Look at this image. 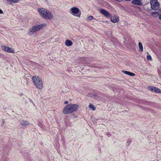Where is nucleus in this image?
<instances>
[{"instance_id": "f257e3e1", "label": "nucleus", "mask_w": 161, "mask_h": 161, "mask_svg": "<svg viewBox=\"0 0 161 161\" xmlns=\"http://www.w3.org/2000/svg\"><path fill=\"white\" fill-rule=\"evenodd\" d=\"M78 108V106L75 104H69L67 105L63 108V113L64 114H70L75 112Z\"/></svg>"}, {"instance_id": "f03ea898", "label": "nucleus", "mask_w": 161, "mask_h": 161, "mask_svg": "<svg viewBox=\"0 0 161 161\" xmlns=\"http://www.w3.org/2000/svg\"><path fill=\"white\" fill-rule=\"evenodd\" d=\"M40 15L45 19H51L53 16L52 13L47 10L43 8H39L38 9Z\"/></svg>"}, {"instance_id": "7ed1b4c3", "label": "nucleus", "mask_w": 161, "mask_h": 161, "mask_svg": "<svg viewBox=\"0 0 161 161\" xmlns=\"http://www.w3.org/2000/svg\"><path fill=\"white\" fill-rule=\"evenodd\" d=\"M33 82L38 89H41L43 87V81L42 80L37 76H34L32 77Z\"/></svg>"}, {"instance_id": "20e7f679", "label": "nucleus", "mask_w": 161, "mask_h": 161, "mask_svg": "<svg viewBox=\"0 0 161 161\" xmlns=\"http://www.w3.org/2000/svg\"><path fill=\"white\" fill-rule=\"evenodd\" d=\"M46 25V24H43L34 26L30 29L28 34L29 35H31L34 34L35 32L37 31L40 30L42 28L45 27Z\"/></svg>"}, {"instance_id": "39448f33", "label": "nucleus", "mask_w": 161, "mask_h": 161, "mask_svg": "<svg viewBox=\"0 0 161 161\" xmlns=\"http://www.w3.org/2000/svg\"><path fill=\"white\" fill-rule=\"evenodd\" d=\"M70 13L72 14L80 17L81 14V11L78 8L76 7H72L70 9Z\"/></svg>"}, {"instance_id": "423d86ee", "label": "nucleus", "mask_w": 161, "mask_h": 161, "mask_svg": "<svg viewBox=\"0 0 161 161\" xmlns=\"http://www.w3.org/2000/svg\"><path fill=\"white\" fill-rule=\"evenodd\" d=\"M150 3L151 8L153 9L156 10L159 8V3L157 0H152Z\"/></svg>"}, {"instance_id": "0eeeda50", "label": "nucleus", "mask_w": 161, "mask_h": 161, "mask_svg": "<svg viewBox=\"0 0 161 161\" xmlns=\"http://www.w3.org/2000/svg\"><path fill=\"white\" fill-rule=\"evenodd\" d=\"M100 11L101 14H102L105 17L108 18L111 17V15L107 10L103 9H101Z\"/></svg>"}, {"instance_id": "6e6552de", "label": "nucleus", "mask_w": 161, "mask_h": 161, "mask_svg": "<svg viewBox=\"0 0 161 161\" xmlns=\"http://www.w3.org/2000/svg\"><path fill=\"white\" fill-rule=\"evenodd\" d=\"M110 20L114 23L118 22L119 21V17L118 16L115 15L111 18Z\"/></svg>"}, {"instance_id": "1a4fd4ad", "label": "nucleus", "mask_w": 161, "mask_h": 161, "mask_svg": "<svg viewBox=\"0 0 161 161\" xmlns=\"http://www.w3.org/2000/svg\"><path fill=\"white\" fill-rule=\"evenodd\" d=\"M131 3L134 5L138 6L142 5V3L140 0H134L131 1Z\"/></svg>"}, {"instance_id": "9d476101", "label": "nucleus", "mask_w": 161, "mask_h": 161, "mask_svg": "<svg viewBox=\"0 0 161 161\" xmlns=\"http://www.w3.org/2000/svg\"><path fill=\"white\" fill-rule=\"evenodd\" d=\"M20 123L21 125L24 126L29 125V122L23 120H20Z\"/></svg>"}, {"instance_id": "9b49d317", "label": "nucleus", "mask_w": 161, "mask_h": 161, "mask_svg": "<svg viewBox=\"0 0 161 161\" xmlns=\"http://www.w3.org/2000/svg\"><path fill=\"white\" fill-rule=\"evenodd\" d=\"M122 72L126 75H129L131 76H134L135 75V74L134 73H133L129 71H126L125 70H122Z\"/></svg>"}, {"instance_id": "f8f14e48", "label": "nucleus", "mask_w": 161, "mask_h": 161, "mask_svg": "<svg viewBox=\"0 0 161 161\" xmlns=\"http://www.w3.org/2000/svg\"><path fill=\"white\" fill-rule=\"evenodd\" d=\"M65 44L67 46H70L72 45L73 43L70 40H67L65 41Z\"/></svg>"}, {"instance_id": "ddd939ff", "label": "nucleus", "mask_w": 161, "mask_h": 161, "mask_svg": "<svg viewBox=\"0 0 161 161\" xmlns=\"http://www.w3.org/2000/svg\"><path fill=\"white\" fill-rule=\"evenodd\" d=\"M9 4L12 3H18L19 0H6Z\"/></svg>"}, {"instance_id": "4468645a", "label": "nucleus", "mask_w": 161, "mask_h": 161, "mask_svg": "<svg viewBox=\"0 0 161 161\" xmlns=\"http://www.w3.org/2000/svg\"><path fill=\"white\" fill-rule=\"evenodd\" d=\"M151 15L154 17H157L159 16V13L157 12H152Z\"/></svg>"}, {"instance_id": "2eb2a0df", "label": "nucleus", "mask_w": 161, "mask_h": 161, "mask_svg": "<svg viewBox=\"0 0 161 161\" xmlns=\"http://www.w3.org/2000/svg\"><path fill=\"white\" fill-rule=\"evenodd\" d=\"M139 45V49L140 50V51H141L142 52H143V47L142 45V44L141 42H139L138 43Z\"/></svg>"}, {"instance_id": "dca6fc26", "label": "nucleus", "mask_w": 161, "mask_h": 161, "mask_svg": "<svg viewBox=\"0 0 161 161\" xmlns=\"http://www.w3.org/2000/svg\"><path fill=\"white\" fill-rule=\"evenodd\" d=\"M1 48L5 52H7V50L8 49H9V47L4 45L2 46Z\"/></svg>"}, {"instance_id": "f3484780", "label": "nucleus", "mask_w": 161, "mask_h": 161, "mask_svg": "<svg viewBox=\"0 0 161 161\" xmlns=\"http://www.w3.org/2000/svg\"><path fill=\"white\" fill-rule=\"evenodd\" d=\"M154 89V92L157 93H161V90H160L159 88H158L155 87Z\"/></svg>"}, {"instance_id": "a211bd4d", "label": "nucleus", "mask_w": 161, "mask_h": 161, "mask_svg": "<svg viewBox=\"0 0 161 161\" xmlns=\"http://www.w3.org/2000/svg\"><path fill=\"white\" fill-rule=\"evenodd\" d=\"M9 49H8L7 50V52L8 53H14V50L11 48L9 47Z\"/></svg>"}, {"instance_id": "6ab92c4d", "label": "nucleus", "mask_w": 161, "mask_h": 161, "mask_svg": "<svg viewBox=\"0 0 161 161\" xmlns=\"http://www.w3.org/2000/svg\"><path fill=\"white\" fill-rule=\"evenodd\" d=\"M93 19V17L92 16H89L87 17L86 20L87 21H89L92 20Z\"/></svg>"}, {"instance_id": "aec40b11", "label": "nucleus", "mask_w": 161, "mask_h": 161, "mask_svg": "<svg viewBox=\"0 0 161 161\" xmlns=\"http://www.w3.org/2000/svg\"><path fill=\"white\" fill-rule=\"evenodd\" d=\"M155 87H154L153 86H149L148 87V89L149 90H150L152 92H154V88Z\"/></svg>"}, {"instance_id": "412c9836", "label": "nucleus", "mask_w": 161, "mask_h": 161, "mask_svg": "<svg viewBox=\"0 0 161 161\" xmlns=\"http://www.w3.org/2000/svg\"><path fill=\"white\" fill-rule=\"evenodd\" d=\"M89 107L90 108L92 109L93 110H94L96 109V108L93 105L90 104L89 105Z\"/></svg>"}, {"instance_id": "4be33fe9", "label": "nucleus", "mask_w": 161, "mask_h": 161, "mask_svg": "<svg viewBox=\"0 0 161 161\" xmlns=\"http://www.w3.org/2000/svg\"><path fill=\"white\" fill-rule=\"evenodd\" d=\"M147 58L148 60L151 61L152 60L151 57L150 55H148L147 56Z\"/></svg>"}, {"instance_id": "5701e85b", "label": "nucleus", "mask_w": 161, "mask_h": 161, "mask_svg": "<svg viewBox=\"0 0 161 161\" xmlns=\"http://www.w3.org/2000/svg\"><path fill=\"white\" fill-rule=\"evenodd\" d=\"M131 142V141L130 140H128L126 142V145L127 146H129Z\"/></svg>"}, {"instance_id": "b1692460", "label": "nucleus", "mask_w": 161, "mask_h": 161, "mask_svg": "<svg viewBox=\"0 0 161 161\" xmlns=\"http://www.w3.org/2000/svg\"><path fill=\"white\" fill-rule=\"evenodd\" d=\"M3 13V11L0 8V14H2Z\"/></svg>"}, {"instance_id": "393cba45", "label": "nucleus", "mask_w": 161, "mask_h": 161, "mask_svg": "<svg viewBox=\"0 0 161 161\" xmlns=\"http://www.w3.org/2000/svg\"><path fill=\"white\" fill-rule=\"evenodd\" d=\"M68 103V101H65V102H64V103H65V104H67V103Z\"/></svg>"}, {"instance_id": "a878e982", "label": "nucleus", "mask_w": 161, "mask_h": 161, "mask_svg": "<svg viewBox=\"0 0 161 161\" xmlns=\"http://www.w3.org/2000/svg\"><path fill=\"white\" fill-rule=\"evenodd\" d=\"M159 19H161V14L160 15H159Z\"/></svg>"}, {"instance_id": "bb28decb", "label": "nucleus", "mask_w": 161, "mask_h": 161, "mask_svg": "<svg viewBox=\"0 0 161 161\" xmlns=\"http://www.w3.org/2000/svg\"><path fill=\"white\" fill-rule=\"evenodd\" d=\"M137 8H139V9L140 10H141V8H140V7H137Z\"/></svg>"}, {"instance_id": "cd10ccee", "label": "nucleus", "mask_w": 161, "mask_h": 161, "mask_svg": "<svg viewBox=\"0 0 161 161\" xmlns=\"http://www.w3.org/2000/svg\"><path fill=\"white\" fill-rule=\"evenodd\" d=\"M3 123H4V119L3 120Z\"/></svg>"}]
</instances>
